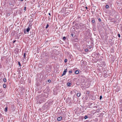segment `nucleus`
<instances>
[{
	"instance_id": "7",
	"label": "nucleus",
	"mask_w": 122,
	"mask_h": 122,
	"mask_svg": "<svg viewBox=\"0 0 122 122\" xmlns=\"http://www.w3.org/2000/svg\"><path fill=\"white\" fill-rule=\"evenodd\" d=\"M5 112H7V107H6L5 109Z\"/></svg>"
},
{
	"instance_id": "17",
	"label": "nucleus",
	"mask_w": 122,
	"mask_h": 122,
	"mask_svg": "<svg viewBox=\"0 0 122 122\" xmlns=\"http://www.w3.org/2000/svg\"><path fill=\"white\" fill-rule=\"evenodd\" d=\"M84 118H85V119H86V118H87V116H85V117H84Z\"/></svg>"
},
{
	"instance_id": "20",
	"label": "nucleus",
	"mask_w": 122,
	"mask_h": 122,
	"mask_svg": "<svg viewBox=\"0 0 122 122\" xmlns=\"http://www.w3.org/2000/svg\"><path fill=\"white\" fill-rule=\"evenodd\" d=\"M89 91H87V92L86 93V94H89Z\"/></svg>"
},
{
	"instance_id": "31",
	"label": "nucleus",
	"mask_w": 122,
	"mask_h": 122,
	"mask_svg": "<svg viewBox=\"0 0 122 122\" xmlns=\"http://www.w3.org/2000/svg\"><path fill=\"white\" fill-rule=\"evenodd\" d=\"M86 9H87V7H86Z\"/></svg>"
},
{
	"instance_id": "6",
	"label": "nucleus",
	"mask_w": 122,
	"mask_h": 122,
	"mask_svg": "<svg viewBox=\"0 0 122 122\" xmlns=\"http://www.w3.org/2000/svg\"><path fill=\"white\" fill-rule=\"evenodd\" d=\"M81 95V93H78L77 94V96L78 97H79Z\"/></svg>"
},
{
	"instance_id": "18",
	"label": "nucleus",
	"mask_w": 122,
	"mask_h": 122,
	"mask_svg": "<svg viewBox=\"0 0 122 122\" xmlns=\"http://www.w3.org/2000/svg\"><path fill=\"white\" fill-rule=\"evenodd\" d=\"M18 64L20 66H21L20 63V62H19V61L18 62Z\"/></svg>"
},
{
	"instance_id": "15",
	"label": "nucleus",
	"mask_w": 122,
	"mask_h": 122,
	"mask_svg": "<svg viewBox=\"0 0 122 122\" xmlns=\"http://www.w3.org/2000/svg\"><path fill=\"white\" fill-rule=\"evenodd\" d=\"M67 60L66 59L65 60H64V62H67Z\"/></svg>"
},
{
	"instance_id": "25",
	"label": "nucleus",
	"mask_w": 122,
	"mask_h": 122,
	"mask_svg": "<svg viewBox=\"0 0 122 122\" xmlns=\"http://www.w3.org/2000/svg\"><path fill=\"white\" fill-rule=\"evenodd\" d=\"M48 82H50L51 81V80H48Z\"/></svg>"
},
{
	"instance_id": "1",
	"label": "nucleus",
	"mask_w": 122,
	"mask_h": 122,
	"mask_svg": "<svg viewBox=\"0 0 122 122\" xmlns=\"http://www.w3.org/2000/svg\"><path fill=\"white\" fill-rule=\"evenodd\" d=\"M67 69H66L65 70L63 71L62 76H63V75H65L66 74V72H67Z\"/></svg>"
},
{
	"instance_id": "29",
	"label": "nucleus",
	"mask_w": 122,
	"mask_h": 122,
	"mask_svg": "<svg viewBox=\"0 0 122 122\" xmlns=\"http://www.w3.org/2000/svg\"><path fill=\"white\" fill-rule=\"evenodd\" d=\"M15 41H14L13 42V43H14L15 42Z\"/></svg>"
},
{
	"instance_id": "12",
	"label": "nucleus",
	"mask_w": 122,
	"mask_h": 122,
	"mask_svg": "<svg viewBox=\"0 0 122 122\" xmlns=\"http://www.w3.org/2000/svg\"><path fill=\"white\" fill-rule=\"evenodd\" d=\"M6 85L5 84H4L3 85V87H4V88H5L6 87Z\"/></svg>"
},
{
	"instance_id": "30",
	"label": "nucleus",
	"mask_w": 122,
	"mask_h": 122,
	"mask_svg": "<svg viewBox=\"0 0 122 122\" xmlns=\"http://www.w3.org/2000/svg\"><path fill=\"white\" fill-rule=\"evenodd\" d=\"M20 1H23L24 0H20Z\"/></svg>"
},
{
	"instance_id": "4",
	"label": "nucleus",
	"mask_w": 122,
	"mask_h": 122,
	"mask_svg": "<svg viewBox=\"0 0 122 122\" xmlns=\"http://www.w3.org/2000/svg\"><path fill=\"white\" fill-rule=\"evenodd\" d=\"M71 85V84L70 83L68 82L67 83V86H70Z\"/></svg>"
},
{
	"instance_id": "24",
	"label": "nucleus",
	"mask_w": 122,
	"mask_h": 122,
	"mask_svg": "<svg viewBox=\"0 0 122 122\" xmlns=\"http://www.w3.org/2000/svg\"><path fill=\"white\" fill-rule=\"evenodd\" d=\"M118 36L119 37H120V35L119 34H118Z\"/></svg>"
},
{
	"instance_id": "9",
	"label": "nucleus",
	"mask_w": 122,
	"mask_h": 122,
	"mask_svg": "<svg viewBox=\"0 0 122 122\" xmlns=\"http://www.w3.org/2000/svg\"><path fill=\"white\" fill-rule=\"evenodd\" d=\"M25 53H24V58H26V56H25Z\"/></svg>"
},
{
	"instance_id": "21",
	"label": "nucleus",
	"mask_w": 122,
	"mask_h": 122,
	"mask_svg": "<svg viewBox=\"0 0 122 122\" xmlns=\"http://www.w3.org/2000/svg\"><path fill=\"white\" fill-rule=\"evenodd\" d=\"M26 9V7H24V10L25 11Z\"/></svg>"
},
{
	"instance_id": "13",
	"label": "nucleus",
	"mask_w": 122,
	"mask_h": 122,
	"mask_svg": "<svg viewBox=\"0 0 122 122\" xmlns=\"http://www.w3.org/2000/svg\"><path fill=\"white\" fill-rule=\"evenodd\" d=\"M92 23H94L95 22V20H92Z\"/></svg>"
},
{
	"instance_id": "10",
	"label": "nucleus",
	"mask_w": 122,
	"mask_h": 122,
	"mask_svg": "<svg viewBox=\"0 0 122 122\" xmlns=\"http://www.w3.org/2000/svg\"><path fill=\"white\" fill-rule=\"evenodd\" d=\"M109 7V6H108V5H106V8H108Z\"/></svg>"
},
{
	"instance_id": "28",
	"label": "nucleus",
	"mask_w": 122,
	"mask_h": 122,
	"mask_svg": "<svg viewBox=\"0 0 122 122\" xmlns=\"http://www.w3.org/2000/svg\"><path fill=\"white\" fill-rule=\"evenodd\" d=\"M71 35H72V36H73V34H71Z\"/></svg>"
},
{
	"instance_id": "3",
	"label": "nucleus",
	"mask_w": 122,
	"mask_h": 122,
	"mask_svg": "<svg viewBox=\"0 0 122 122\" xmlns=\"http://www.w3.org/2000/svg\"><path fill=\"white\" fill-rule=\"evenodd\" d=\"M30 30V28L29 27H28V28L26 29V31L27 32H28Z\"/></svg>"
},
{
	"instance_id": "11",
	"label": "nucleus",
	"mask_w": 122,
	"mask_h": 122,
	"mask_svg": "<svg viewBox=\"0 0 122 122\" xmlns=\"http://www.w3.org/2000/svg\"><path fill=\"white\" fill-rule=\"evenodd\" d=\"M104 76L105 77H106L107 76V75L106 74H105L104 75Z\"/></svg>"
},
{
	"instance_id": "19",
	"label": "nucleus",
	"mask_w": 122,
	"mask_h": 122,
	"mask_svg": "<svg viewBox=\"0 0 122 122\" xmlns=\"http://www.w3.org/2000/svg\"><path fill=\"white\" fill-rule=\"evenodd\" d=\"M63 39L64 40H65L66 39V37H64L63 38Z\"/></svg>"
},
{
	"instance_id": "26",
	"label": "nucleus",
	"mask_w": 122,
	"mask_h": 122,
	"mask_svg": "<svg viewBox=\"0 0 122 122\" xmlns=\"http://www.w3.org/2000/svg\"><path fill=\"white\" fill-rule=\"evenodd\" d=\"M69 72V73H71L72 72V71H70Z\"/></svg>"
},
{
	"instance_id": "16",
	"label": "nucleus",
	"mask_w": 122,
	"mask_h": 122,
	"mask_svg": "<svg viewBox=\"0 0 122 122\" xmlns=\"http://www.w3.org/2000/svg\"><path fill=\"white\" fill-rule=\"evenodd\" d=\"M85 51H88V49H86L85 50Z\"/></svg>"
},
{
	"instance_id": "27",
	"label": "nucleus",
	"mask_w": 122,
	"mask_h": 122,
	"mask_svg": "<svg viewBox=\"0 0 122 122\" xmlns=\"http://www.w3.org/2000/svg\"><path fill=\"white\" fill-rule=\"evenodd\" d=\"M48 14L49 15H51V14L50 13H49Z\"/></svg>"
},
{
	"instance_id": "22",
	"label": "nucleus",
	"mask_w": 122,
	"mask_h": 122,
	"mask_svg": "<svg viewBox=\"0 0 122 122\" xmlns=\"http://www.w3.org/2000/svg\"><path fill=\"white\" fill-rule=\"evenodd\" d=\"M98 20L99 21H101V19L100 18H99Z\"/></svg>"
},
{
	"instance_id": "23",
	"label": "nucleus",
	"mask_w": 122,
	"mask_h": 122,
	"mask_svg": "<svg viewBox=\"0 0 122 122\" xmlns=\"http://www.w3.org/2000/svg\"><path fill=\"white\" fill-rule=\"evenodd\" d=\"M102 98V97L101 96H100V99H101Z\"/></svg>"
},
{
	"instance_id": "14",
	"label": "nucleus",
	"mask_w": 122,
	"mask_h": 122,
	"mask_svg": "<svg viewBox=\"0 0 122 122\" xmlns=\"http://www.w3.org/2000/svg\"><path fill=\"white\" fill-rule=\"evenodd\" d=\"M49 26V25L48 24H47V25H46V28H47Z\"/></svg>"
},
{
	"instance_id": "5",
	"label": "nucleus",
	"mask_w": 122,
	"mask_h": 122,
	"mask_svg": "<svg viewBox=\"0 0 122 122\" xmlns=\"http://www.w3.org/2000/svg\"><path fill=\"white\" fill-rule=\"evenodd\" d=\"M75 73L76 74H78L79 73V71L78 70H76L75 72Z\"/></svg>"
},
{
	"instance_id": "8",
	"label": "nucleus",
	"mask_w": 122,
	"mask_h": 122,
	"mask_svg": "<svg viewBox=\"0 0 122 122\" xmlns=\"http://www.w3.org/2000/svg\"><path fill=\"white\" fill-rule=\"evenodd\" d=\"M3 81L4 82H6V79L5 78H4L3 79Z\"/></svg>"
},
{
	"instance_id": "2",
	"label": "nucleus",
	"mask_w": 122,
	"mask_h": 122,
	"mask_svg": "<svg viewBox=\"0 0 122 122\" xmlns=\"http://www.w3.org/2000/svg\"><path fill=\"white\" fill-rule=\"evenodd\" d=\"M62 118V117H59L57 118V120L59 121H60L61 120V119Z\"/></svg>"
}]
</instances>
